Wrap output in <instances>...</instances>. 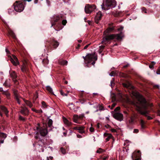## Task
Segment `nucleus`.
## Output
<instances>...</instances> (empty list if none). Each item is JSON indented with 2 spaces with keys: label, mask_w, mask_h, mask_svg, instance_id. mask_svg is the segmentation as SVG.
Instances as JSON below:
<instances>
[{
  "label": "nucleus",
  "mask_w": 160,
  "mask_h": 160,
  "mask_svg": "<svg viewBox=\"0 0 160 160\" xmlns=\"http://www.w3.org/2000/svg\"><path fill=\"white\" fill-rule=\"evenodd\" d=\"M134 95L138 100L136 104L137 110L142 115H146L148 113L147 110V105L145 99L138 92L134 93Z\"/></svg>",
  "instance_id": "f257e3e1"
},
{
  "label": "nucleus",
  "mask_w": 160,
  "mask_h": 160,
  "mask_svg": "<svg viewBox=\"0 0 160 160\" xmlns=\"http://www.w3.org/2000/svg\"><path fill=\"white\" fill-rule=\"evenodd\" d=\"M114 29V27H112L108 28L105 31L102 42L103 44H107L111 40L116 39L119 40L122 39L123 37V34L122 32L118 34H108L109 33L112 31Z\"/></svg>",
  "instance_id": "f03ea898"
},
{
  "label": "nucleus",
  "mask_w": 160,
  "mask_h": 160,
  "mask_svg": "<svg viewBox=\"0 0 160 160\" xmlns=\"http://www.w3.org/2000/svg\"><path fill=\"white\" fill-rule=\"evenodd\" d=\"M101 5L102 9L107 10L111 8H114L116 5V2L115 0H105Z\"/></svg>",
  "instance_id": "7ed1b4c3"
},
{
  "label": "nucleus",
  "mask_w": 160,
  "mask_h": 160,
  "mask_svg": "<svg viewBox=\"0 0 160 160\" xmlns=\"http://www.w3.org/2000/svg\"><path fill=\"white\" fill-rule=\"evenodd\" d=\"M83 59L89 63L93 60L96 61L97 59V56L95 54H88L87 55L86 58L83 57Z\"/></svg>",
  "instance_id": "20e7f679"
},
{
  "label": "nucleus",
  "mask_w": 160,
  "mask_h": 160,
  "mask_svg": "<svg viewBox=\"0 0 160 160\" xmlns=\"http://www.w3.org/2000/svg\"><path fill=\"white\" fill-rule=\"evenodd\" d=\"M96 9V6L95 5L87 4L85 7V11L86 13L89 14Z\"/></svg>",
  "instance_id": "39448f33"
},
{
  "label": "nucleus",
  "mask_w": 160,
  "mask_h": 160,
  "mask_svg": "<svg viewBox=\"0 0 160 160\" xmlns=\"http://www.w3.org/2000/svg\"><path fill=\"white\" fill-rule=\"evenodd\" d=\"M141 156L140 151L134 152L132 156V158L133 160H140L139 157Z\"/></svg>",
  "instance_id": "423d86ee"
},
{
  "label": "nucleus",
  "mask_w": 160,
  "mask_h": 160,
  "mask_svg": "<svg viewBox=\"0 0 160 160\" xmlns=\"http://www.w3.org/2000/svg\"><path fill=\"white\" fill-rule=\"evenodd\" d=\"M36 128L41 136H45L48 133L47 130L45 128H40L39 127H38Z\"/></svg>",
  "instance_id": "0eeeda50"
},
{
  "label": "nucleus",
  "mask_w": 160,
  "mask_h": 160,
  "mask_svg": "<svg viewBox=\"0 0 160 160\" xmlns=\"http://www.w3.org/2000/svg\"><path fill=\"white\" fill-rule=\"evenodd\" d=\"M10 76L12 78L13 81L16 84H18V82L17 81V75L15 72H10Z\"/></svg>",
  "instance_id": "6e6552de"
},
{
  "label": "nucleus",
  "mask_w": 160,
  "mask_h": 160,
  "mask_svg": "<svg viewBox=\"0 0 160 160\" xmlns=\"http://www.w3.org/2000/svg\"><path fill=\"white\" fill-rule=\"evenodd\" d=\"M113 117L119 121H122L123 119V115L120 113H115L113 115Z\"/></svg>",
  "instance_id": "1a4fd4ad"
},
{
  "label": "nucleus",
  "mask_w": 160,
  "mask_h": 160,
  "mask_svg": "<svg viewBox=\"0 0 160 160\" xmlns=\"http://www.w3.org/2000/svg\"><path fill=\"white\" fill-rule=\"evenodd\" d=\"M12 58L10 57V61L15 66L18 64L19 62L17 57L14 55H12Z\"/></svg>",
  "instance_id": "9d476101"
},
{
  "label": "nucleus",
  "mask_w": 160,
  "mask_h": 160,
  "mask_svg": "<svg viewBox=\"0 0 160 160\" xmlns=\"http://www.w3.org/2000/svg\"><path fill=\"white\" fill-rule=\"evenodd\" d=\"M102 14L100 11L98 12L95 17V21L96 23H98L102 18Z\"/></svg>",
  "instance_id": "9b49d317"
},
{
  "label": "nucleus",
  "mask_w": 160,
  "mask_h": 160,
  "mask_svg": "<svg viewBox=\"0 0 160 160\" xmlns=\"http://www.w3.org/2000/svg\"><path fill=\"white\" fill-rule=\"evenodd\" d=\"M84 115L83 114L79 116L77 115H74L73 117L74 122L77 123H80V122L78 121V120L82 119Z\"/></svg>",
  "instance_id": "f8f14e48"
},
{
  "label": "nucleus",
  "mask_w": 160,
  "mask_h": 160,
  "mask_svg": "<svg viewBox=\"0 0 160 160\" xmlns=\"http://www.w3.org/2000/svg\"><path fill=\"white\" fill-rule=\"evenodd\" d=\"M13 6L15 11L17 12H20V3L19 2L16 1L14 4Z\"/></svg>",
  "instance_id": "ddd939ff"
},
{
  "label": "nucleus",
  "mask_w": 160,
  "mask_h": 160,
  "mask_svg": "<svg viewBox=\"0 0 160 160\" xmlns=\"http://www.w3.org/2000/svg\"><path fill=\"white\" fill-rule=\"evenodd\" d=\"M13 93L14 96V98L17 101V102L19 104H20V101H19V92L16 90H13Z\"/></svg>",
  "instance_id": "4468645a"
},
{
  "label": "nucleus",
  "mask_w": 160,
  "mask_h": 160,
  "mask_svg": "<svg viewBox=\"0 0 160 160\" xmlns=\"http://www.w3.org/2000/svg\"><path fill=\"white\" fill-rule=\"evenodd\" d=\"M53 18L51 19V22L52 23L51 27L55 25V22H57L58 20L60 19V18L59 16H54Z\"/></svg>",
  "instance_id": "2eb2a0df"
},
{
  "label": "nucleus",
  "mask_w": 160,
  "mask_h": 160,
  "mask_svg": "<svg viewBox=\"0 0 160 160\" xmlns=\"http://www.w3.org/2000/svg\"><path fill=\"white\" fill-rule=\"evenodd\" d=\"M32 1V0H23V2H21V12L24 10L26 4V2H30Z\"/></svg>",
  "instance_id": "dca6fc26"
},
{
  "label": "nucleus",
  "mask_w": 160,
  "mask_h": 160,
  "mask_svg": "<svg viewBox=\"0 0 160 160\" xmlns=\"http://www.w3.org/2000/svg\"><path fill=\"white\" fill-rule=\"evenodd\" d=\"M104 137L106 138V142H108L110 139L113 138L112 135L111 134H108V133H104Z\"/></svg>",
  "instance_id": "f3484780"
},
{
  "label": "nucleus",
  "mask_w": 160,
  "mask_h": 160,
  "mask_svg": "<svg viewBox=\"0 0 160 160\" xmlns=\"http://www.w3.org/2000/svg\"><path fill=\"white\" fill-rule=\"evenodd\" d=\"M53 121L51 119H49L48 122V127L47 128H49V130H51L53 128V126L52 125Z\"/></svg>",
  "instance_id": "a211bd4d"
},
{
  "label": "nucleus",
  "mask_w": 160,
  "mask_h": 160,
  "mask_svg": "<svg viewBox=\"0 0 160 160\" xmlns=\"http://www.w3.org/2000/svg\"><path fill=\"white\" fill-rule=\"evenodd\" d=\"M62 118L63 122L65 125L68 126L71 125V122L69 121L66 118L63 117Z\"/></svg>",
  "instance_id": "6ab92c4d"
},
{
  "label": "nucleus",
  "mask_w": 160,
  "mask_h": 160,
  "mask_svg": "<svg viewBox=\"0 0 160 160\" xmlns=\"http://www.w3.org/2000/svg\"><path fill=\"white\" fill-rule=\"evenodd\" d=\"M28 110L26 108H23L21 110V113L23 115H26L28 114Z\"/></svg>",
  "instance_id": "aec40b11"
},
{
  "label": "nucleus",
  "mask_w": 160,
  "mask_h": 160,
  "mask_svg": "<svg viewBox=\"0 0 160 160\" xmlns=\"http://www.w3.org/2000/svg\"><path fill=\"white\" fill-rule=\"evenodd\" d=\"M0 108L5 113L6 115L7 116L8 111L7 108L3 106H1L0 107Z\"/></svg>",
  "instance_id": "412c9836"
},
{
  "label": "nucleus",
  "mask_w": 160,
  "mask_h": 160,
  "mask_svg": "<svg viewBox=\"0 0 160 160\" xmlns=\"http://www.w3.org/2000/svg\"><path fill=\"white\" fill-rule=\"evenodd\" d=\"M8 32L10 36H12L14 39H16V37L13 32L11 30H8Z\"/></svg>",
  "instance_id": "4be33fe9"
},
{
  "label": "nucleus",
  "mask_w": 160,
  "mask_h": 160,
  "mask_svg": "<svg viewBox=\"0 0 160 160\" xmlns=\"http://www.w3.org/2000/svg\"><path fill=\"white\" fill-rule=\"evenodd\" d=\"M84 127L83 126H81L80 127H78V130L79 131V132L81 133H84L85 132V131L84 130Z\"/></svg>",
  "instance_id": "5701e85b"
},
{
  "label": "nucleus",
  "mask_w": 160,
  "mask_h": 160,
  "mask_svg": "<svg viewBox=\"0 0 160 160\" xmlns=\"http://www.w3.org/2000/svg\"><path fill=\"white\" fill-rule=\"evenodd\" d=\"M145 122L142 120H141L140 121V124L142 129H143L145 128Z\"/></svg>",
  "instance_id": "b1692460"
},
{
  "label": "nucleus",
  "mask_w": 160,
  "mask_h": 160,
  "mask_svg": "<svg viewBox=\"0 0 160 160\" xmlns=\"http://www.w3.org/2000/svg\"><path fill=\"white\" fill-rule=\"evenodd\" d=\"M46 89L49 92V93L52 94H53L52 89L49 86H47Z\"/></svg>",
  "instance_id": "393cba45"
},
{
  "label": "nucleus",
  "mask_w": 160,
  "mask_h": 160,
  "mask_svg": "<svg viewBox=\"0 0 160 160\" xmlns=\"http://www.w3.org/2000/svg\"><path fill=\"white\" fill-rule=\"evenodd\" d=\"M23 65L21 68L22 70V72H24L26 71V67L27 63L26 62H23Z\"/></svg>",
  "instance_id": "a878e982"
},
{
  "label": "nucleus",
  "mask_w": 160,
  "mask_h": 160,
  "mask_svg": "<svg viewBox=\"0 0 160 160\" xmlns=\"http://www.w3.org/2000/svg\"><path fill=\"white\" fill-rule=\"evenodd\" d=\"M59 45V43L57 41H54L53 42V45L55 48H57Z\"/></svg>",
  "instance_id": "bb28decb"
},
{
  "label": "nucleus",
  "mask_w": 160,
  "mask_h": 160,
  "mask_svg": "<svg viewBox=\"0 0 160 160\" xmlns=\"http://www.w3.org/2000/svg\"><path fill=\"white\" fill-rule=\"evenodd\" d=\"M24 102L25 103L30 107H31L32 106V104L28 100H24Z\"/></svg>",
  "instance_id": "cd10ccee"
},
{
  "label": "nucleus",
  "mask_w": 160,
  "mask_h": 160,
  "mask_svg": "<svg viewBox=\"0 0 160 160\" xmlns=\"http://www.w3.org/2000/svg\"><path fill=\"white\" fill-rule=\"evenodd\" d=\"M0 137L4 139L7 137V135L6 134L4 133L0 132Z\"/></svg>",
  "instance_id": "c85d7f7f"
},
{
  "label": "nucleus",
  "mask_w": 160,
  "mask_h": 160,
  "mask_svg": "<svg viewBox=\"0 0 160 160\" xmlns=\"http://www.w3.org/2000/svg\"><path fill=\"white\" fill-rule=\"evenodd\" d=\"M32 110L33 111L38 113H41L42 112V110H37L34 108H32Z\"/></svg>",
  "instance_id": "c756f323"
},
{
  "label": "nucleus",
  "mask_w": 160,
  "mask_h": 160,
  "mask_svg": "<svg viewBox=\"0 0 160 160\" xmlns=\"http://www.w3.org/2000/svg\"><path fill=\"white\" fill-rule=\"evenodd\" d=\"M59 63L62 65H67L68 62L66 60H62L59 61Z\"/></svg>",
  "instance_id": "7c9ffc66"
},
{
  "label": "nucleus",
  "mask_w": 160,
  "mask_h": 160,
  "mask_svg": "<svg viewBox=\"0 0 160 160\" xmlns=\"http://www.w3.org/2000/svg\"><path fill=\"white\" fill-rule=\"evenodd\" d=\"M68 107L71 110H73L74 108V105L72 103L69 104Z\"/></svg>",
  "instance_id": "2f4dec72"
},
{
  "label": "nucleus",
  "mask_w": 160,
  "mask_h": 160,
  "mask_svg": "<svg viewBox=\"0 0 160 160\" xmlns=\"http://www.w3.org/2000/svg\"><path fill=\"white\" fill-rule=\"evenodd\" d=\"M48 62H49L48 60L47 59H43L42 60L43 63V64H48Z\"/></svg>",
  "instance_id": "473e14b6"
},
{
  "label": "nucleus",
  "mask_w": 160,
  "mask_h": 160,
  "mask_svg": "<svg viewBox=\"0 0 160 160\" xmlns=\"http://www.w3.org/2000/svg\"><path fill=\"white\" fill-rule=\"evenodd\" d=\"M3 93L6 95L7 97H8L10 96V93L5 91H4Z\"/></svg>",
  "instance_id": "72a5a7b5"
},
{
  "label": "nucleus",
  "mask_w": 160,
  "mask_h": 160,
  "mask_svg": "<svg viewBox=\"0 0 160 160\" xmlns=\"http://www.w3.org/2000/svg\"><path fill=\"white\" fill-rule=\"evenodd\" d=\"M123 85L124 87L127 88H128L130 86V84L129 83H128V84L123 83Z\"/></svg>",
  "instance_id": "f704fd0d"
},
{
  "label": "nucleus",
  "mask_w": 160,
  "mask_h": 160,
  "mask_svg": "<svg viewBox=\"0 0 160 160\" xmlns=\"http://www.w3.org/2000/svg\"><path fill=\"white\" fill-rule=\"evenodd\" d=\"M134 118H133V117H131L130 119L129 120V122L130 123H132L134 122Z\"/></svg>",
  "instance_id": "c9c22d12"
},
{
  "label": "nucleus",
  "mask_w": 160,
  "mask_h": 160,
  "mask_svg": "<svg viewBox=\"0 0 160 160\" xmlns=\"http://www.w3.org/2000/svg\"><path fill=\"white\" fill-rule=\"evenodd\" d=\"M61 151L63 154H65L66 153V151L65 149L63 148H60Z\"/></svg>",
  "instance_id": "e433bc0d"
},
{
  "label": "nucleus",
  "mask_w": 160,
  "mask_h": 160,
  "mask_svg": "<svg viewBox=\"0 0 160 160\" xmlns=\"http://www.w3.org/2000/svg\"><path fill=\"white\" fill-rule=\"evenodd\" d=\"M42 106L44 108H46L47 105H46V103H45V102H42Z\"/></svg>",
  "instance_id": "4c0bfd02"
},
{
  "label": "nucleus",
  "mask_w": 160,
  "mask_h": 160,
  "mask_svg": "<svg viewBox=\"0 0 160 160\" xmlns=\"http://www.w3.org/2000/svg\"><path fill=\"white\" fill-rule=\"evenodd\" d=\"M131 117H133V118H134V119L135 120L136 119L138 118V115L136 114H133L132 116Z\"/></svg>",
  "instance_id": "58836bf2"
},
{
  "label": "nucleus",
  "mask_w": 160,
  "mask_h": 160,
  "mask_svg": "<svg viewBox=\"0 0 160 160\" xmlns=\"http://www.w3.org/2000/svg\"><path fill=\"white\" fill-rule=\"evenodd\" d=\"M60 93L63 96H67L68 94L67 93L65 94L61 90L60 91Z\"/></svg>",
  "instance_id": "ea45409f"
},
{
  "label": "nucleus",
  "mask_w": 160,
  "mask_h": 160,
  "mask_svg": "<svg viewBox=\"0 0 160 160\" xmlns=\"http://www.w3.org/2000/svg\"><path fill=\"white\" fill-rule=\"evenodd\" d=\"M115 75V73L113 71L109 74V75L111 76H114Z\"/></svg>",
  "instance_id": "a19ab883"
},
{
  "label": "nucleus",
  "mask_w": 160,
  "mask_h": 160,
  "mask_svg": "<svg viewBox=\"0 0 160 160\" xmlns=\"http://www.w3.org/2000/svg\"><path fill=\"white\" fill-rule=\"evenodd\" d=\"M39 148L40 149V150H39V152H43L44 151V149L42 148V146H40V145H39Z\"/></svg>",
  "instance_id": "79ce46f5"
},
{
  "label": "nucleus",
  "mask_w": 160,
  "mask_h": 160,
  "mask_svg": "<svg viewBox=\"0 0 160 160\" xmlns=\"http://www.w3.org/2000/svg\"><path fill=\"white\" fill-rule=\"evenodd\" d=\"M67 21L66 20H62V23L63 25H65L67 23Z\"/></svg>",
  "instance_id": "37998d69"
},
{
  "label": "nucleus",
  "mask_w": 160,
  "mask_h": 160,
  "mask_svg": "<svg viewBox=\"0 0 160 160\" xmlns=\"http://www.w3.org/2000/svg\"><path fill=\"white\" fill-rule=\"evenodd\" d=\"M102 150L101 148H99L98 150H97V152L98 153H100L102 152Z\"/></svg>",
  "instance_id": "c03bdc74"
},
{
  "label": "nucleus",
  "mask_w": 160,
  "mask_h": 160,
  "mask_svg": "<svg viewBox=\"0 0 160 160\" xmlns=\"http://www.w3.org/2000/svg\"><path fill=\"white\" fill-rule=\"evenodd\" d=\"M142 12H144V13H147L146 9L145 8H142Z\"/></svg>",
  "instance_id": "a18cd8bd"
},
{
  "label": "nucleus",
  "mask_w": 160,
  "mask_h": 160,
  "mask_svg": "<svg viewBox=\"0 0 160 160\" xmlns=\"http://www.w3.org/2000/svg\"><path fill=\"white\" fill-rule=\"evenodd\" d=\"M152 63H154V64L152 65H150L149 66V67L150 68H153V65L155 64V63L154 62H152Z\"/></svg>",
  "instance_id": "49530a36"
},
{
  "label": "nucleus",
  "mask_w": 160,
  "mask_h": 160,
  "mask_svg": "<svg viewBox=\"0 0 160 160\" xmlns=\"http://www.w3.org/2000/svg\"><path fill=\"white\" fill-rule=\"evenodd\" d=\"M120 109V108L119 107H117L114 110V111L116 112L119 110Z\"/></svg>",
  "instance_id": "de8ad7c7"
},
{
  "label": "nucleus",
  "mask_w": 160,
  "mask_h": 160,
  "mask_svg": "<svg viewBox=\"0 0 160 160\" xmlns=\"http://www.w3.org/2000/svg\"><path fill=\"white\" fill-rule=\"evenodd\" d=\"M84 136L83 135V136H82L81 135H79V134H77V137L78 138H82V137Z\"/></svg>",
  "instance_id": "09e8293b"
},
{
  "label": "nucleus",
  "mask_w": 160,
  "mask_h": 160,
  "mask_svg": "<svg viewBox=\"0 0 160 160\" xmlns=\"http://www.w3.org/2000/svg\"><path fill=\"white\" fill-rule=\"evenodd\" d=\"M94 131V129L93 128H90V131L91 132H93Z\"/></svg>",
  "instance_id": "8fccbe9b"
},
{
  "label": "nucleus",
  "mask_w": 160,
  "mask_h": 160,
  "mask_svg": "<svg viewBox=\"0 0 160 160\" xmlns=\"http://www.w3.org/2000/svg\"><path fill=\"white\" fill-rule=\"evenodd\" d=\"M3 85L5 86H7L8 85V84L7 82L6 81L4 83Z\"/></svg>",
  "instance_id": "3c124183"
},
{
  "label": "nucleus",
  "mask_w": 160,
  "mask_h": 160,
  "mask_svg": "<svg viewBox=\"0 0 160 160\" xmlns=\"http://www.w3.org/2000/svg\"><path fill=\"white\" fill-rule=\"evenodd\" d=\"M133 132L134 133H138V129H134Z\"/></svg>",
  "instance_id": "603ef678"
},
{
  "label": "nucleus",
  "mask_w": 160,
  "mask_h": 160,
  "mask_svg": "<svg viewBox=\"0 0 160 160\" xmlns=\"http://www.w3.org/2000/svg\"><path fill=\"white\" fill-rule=\"evenodd\" d=\"M99 48L100 50L103 49L104 48V46L103 45L99 47Z\"/></svg>",
  "instance_id": "864d4df0"
},
{
  "label": "nucleus",
  "mask_w": 160,
  "mask_h": 160,
  "mask_svg": "<svg viewBox=\"0 0 160 160\" xmlns=\"http://www.w3.org/2000/svg\"><path fill=\"white\" fill-rule=\"evenodd\" d=\"M111 131L112 132H116V129H111Z\"/></svg>",
  "instance_id": "5fc2aeb1"
},
{
  "label": "nucleus",
  "mask_w": 160,
  "mask_h": 160,
  "mask_svg": "<svg viewBox=\"0 0 160 160\" xmlns=\"http://www.w3.org/2000/svg\"><path fill=\"white\" fill-rule=\"evenodd\" d=\"M123 29V28L122 27H121L120 28H118V30L119 31H121Z\"/></svg>",
  "instance_id": "6e6d98bb"
},
{
  "label": "nucleus",
  "mask_w": 160,
  "mask_h": 160,
  "mask_svg": "<svg viewBox=\"0 0 160 160\" xmlns=\"http://www.w3.org/2000/svg\"><path fill=\"white\" fill-rule=\"evenodd\" d=\"M156 73L158 74H160V69L157 71Z\"/></svg>",
  "instance_id": "4d7b16f0"
},
{
  "label": "nucleus",
  "mask_w": 160,
  "mask_h": 160,
  "mask_svg": "<svg viewBox=\"0 0 160 160\" xmlns=\"http://www.w3.org/2000/svg\"><path fill=\"white\" fill-rule=\"evenodd\" d=\"M46 2H47V4L48 5V6H49L50 5V1H49L48 0H46Z\"/></svg>",
  "instance_id": "13d9d810"
},
{
  "label": "nucleus",
  "mask_w": 160,
  "mask_h": 160,
  "mask_svg": "<svg viewBox=\"0 0 160 160\" xmlns=\"http://www.w3.org/2000/svg\"><path fill=\"white\" fill-rule=\"evenodd\" d=\"M5 51H6V53H7V54L9 53H10L9 51L7 48H6Z\"/></svg>",
  "instance_id": "bf43d9fd"
},
{
  "label": "nucleus",
  "mask_w": 160,
  "mask_h": 160,
  "mask_svg": "<svg viewBox=\"0 0 160 160\" xmlns=\"http://www.w3.org/2000/svg\"><path fill=\"white\" fill-rule=\"evenodd\" d=\"M154 87H156L157 88H158V89H159V86L158 85H155L154 86Z\"/></svg>",
  "instance_id": "052dcab7"
},
{
  "label": "nucleus",
  "mask_w": 160,
  "mask_h": 160,
  "mask_svg": "<svg viewBox=\"0 0 160 160\" xmlns=\"http://www.w3.org/2000/svg\"><path fill=\"white\" fill-rule=\"evenodd\" d=\"M89 45V44H88V45L85 46L84 48V49H87L88 48V47Z\"/></svg>",
  "instance_id": "680f3d73"
},
{
  "label": "nucleus",
  "mask_w": 160,
  "mask_h": 160,
  "mask_svg": "<svg viewBox=\"0 0 160 160\" xmlns=\"http://www.w3.org/2000/svg\"><path fill=\"white\" fill-rule=\"evenodd\" d=\"M20 118H21V120L24 121L25 120V118H24L22 117L21 116Z\"/></svg>",
  "instance_id": "e2e57ef3"
},
{
  "label": "nucleus",
  "mask_w": 160,
  "mask_h": 160,
  "mask_svg": "<svg viewBox=\"0 0 160 160\" xmlns=\"http://www.w3.org/2000/svg\"><path fill=\"white\" fill-rule=\"evenodd\" d=\"M113 83V80H112V81H111V86L112 87V84Z\"/></svg>",
  "instance_id": "0e129e2a"
},
{
  "label": "nucleus",
  "mask_w": 160,
  "mask_h": 160,
  "mask_svg": "<svg viewBox=\"0 0 160 160\" xmlns=\"http://www.w3.org/2000/svg\"><path fill=\"white\" fill-rule=\"evenodd\" d=\"M78 127H74L73 128V129H74V130H78Z\"/></svg>",
  "instance_id": "69168bd1"
},
{
  "label": "nucleus",
  "mask_w": 160,
  "mask_h": 160,
  "mask_svg": "<svg viewBox=\"0 0 160 160\" xmlns=\"http://www.w3.org/2000/svg\"><path fill=\"white\" fill-rule=\"evenodd\" d=\"M116 105V104L115 103H113L112 105V108L114 107Z\"/></svg>",
  "instance_id": "338daca9"
},
{
  "label": "nucleus",
  "mask_w": 160,
  "mask_h": 160,
  "mask_svg": "<svg viewBox=\"0 0 160 160\" xmlns=\"http://www.w3.org/2000/svg\"><path fill=\"white\" fill-rule=\"evenodd\" d=\"M147 118L148 120H151V119H152V118L150 116H148Z\"/></svg>",
  "instance_id": "774afa93"
}]
</instances>
